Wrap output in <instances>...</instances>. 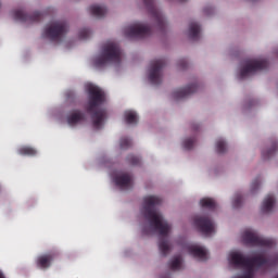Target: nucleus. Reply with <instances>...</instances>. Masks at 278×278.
Here are the masks:
<instances>
[{
	"label": "nucleus",
	"mask_w": 278,
	"mask_h": 278,
	"mask_svg": "<svg viewBox=\"0 0 278 278\" xmlns=\"http://www.w3.org/2000/svg\"><path fill=\"white\" fill-rule=\"evenodd\" d=\"M241 240L244 244L260 247L262 250L255 252L250 258L244 257L238 250L230 251L227 256L229 265L241 269V273L232 278H255V270L260 266L278 264V252H270L275 247V241L271 239L260 237L255 230L245 228L241 232Z\"/></svg>",
	"instance_id": "1"
},
{
	"label": "nucleus",
	"mask_w": 278,
	"mask_h": 278,
	"mask_svg": "<svg viewBox=\"0 0 278 278\" xmlns=\"http://www.w3.org/2000/svg\"><path fill=\"white\" fill-rule=\"evenodd\" d=\"M162 203V198L159 195H147L143 198V203L140 208V216L147 220L143 228L144 233H159V251L162 255H166L170 251L168 243V233L173 231V226L164 219L162 213L156 210L157 205Z\"/></svg>",
	"instance_id": "2"
},
{
	"label": "nucleus",
	"mask_w": 278,
	"mask_h": 278,
	"mask_svg": "<svg viewBox=\"0 0 278 278\" xmlns=\"http://www.w3.org/2000/svg\"><path fill=\"white\" fill-rule=\"evenodd\" d=\"M123 54L121 48L113 41L106 42L99 54L92 58L91 64L93 68H103L108 64H118Z\"/></svg>",
	"instance_id": "3"
},
{
	"label": "nucleus",
	"mask_w": 278,
	"mask_h": 278,
	"mask_svg": "<svg viewBox=\"0 0 278 278\" xmlns=\"http://www.w3.org/2000/svg\"><path fill=\"white\" fill-rule=\"evenodd\" d=\"M85 92L88 94L87 110L88 112H97L100 105L105 103V92L94 84L87 83Z\"/></svg>",
	"instance_id": "4"
},
{
	"label": "nucleus",
	"mask_w": 278,
	"mask_h": 278,
	"mask_svg": "<svg viewBox=\"0 0 278 278\" xmlns=\"http://www.w3.org/2000/svg\"><path fill=\"white\" fill-rule=\"evenodd\" d=\"M268 66V61L258 58V59H248L241 63V67L239 70V76L241 79L247 77H251V75H255V73H260V71H264Z\"/></svg>",
	"instance_id": "5"
},
{
	"label": "nucleus",
	"mask_w": 278,
	"mask_h": 278,
	"mask_svg": "<svg viewBox=\"0 0 278 278\" xmlns=\"http://www.w3.org/2000/svg\"><path fill=\"white\" fill-rule=\"evenodd\" d=\"M68 31V25L64 22H52L46 26L43 29L42 36L43 38H48L49 40L60 41Z\"/></svg>",
	"instance_id": "6"
},
{
	"label": "nucleus",
	"mask_w": 278,
	"mask_h": 278,
	"mask_svg": "<svg viewBox=\"0 0 278 278\" xmlns=\"http://www.w3.org/2000/svg\"><path fill=\"white\" fill-rule=\"evenodd\" d=\"M151 34V27L144 23L136 22L124 28V36L127 38H142Z\"/></svg>",
	"instance_id": "7"
},
{
	"label": "nucleus",
	"mask_w": 278,
	"mask_h": 278,
	"mask_svg": "<svg viewBox=\"0 0 278 278\" xmlns=\"http://www.w3.org/2000/svg\"><path fill=\"white\" fill-rule=\"evenodd\" d=\"M184 251L200 262H205V260L210 257L207 249L199 243L187 244L185 245Z\"/></svg>",
	"instance_id": "8"
},
{
	"label": "nucleus",
	"mask_w": 278,
	"mask_h": 278,
	"mask_svg": "<svg viewBox=\"0 0 278 278\" xmlns=\"http://www.w3.org/2000/svg\"><path fill=\"white\" fill-rule=\"evenodd\" d=\"M112 181L119 190H129L134 186V177L125 172H116L112 175Z\"/></svg>",
	"instance_id": "9"
},
{
	"label": "nucleus",
	"mask_w": 278,
	"mask_h": 278,
	"mask_svg": "<svg viewBox=\"0 0 278 278\" xmlns=\"http://www.w3.org/2000/svg\"><path fill=\"white\" fill-rule=\"evenodd\" d=\"M194 227L199 229L204 236H212L216 231V224L207 217L197 216L193 220Z\"/></svg>",
	"instance_id": "10"
},
{
	"label": "nucleus",
	"mask_w": 278,
	"mask_h": 278,
	"mask_svg": "<svg viewBox=\"0 0 278 278\" xmlns=\"http://www.w3.org/2000/svg\"><path fill=\"white\" fill-rule=\"evenodd\" d=\"M149 81H151L154 86L162 81V61H154L151 63L149 68Z\"/></svg>",
	"instance_id": "11"
},
{
	"label": "nucleus",
	"mask_w": 278,
	"mask_h": 278,
	"mask_svg": "<svg viewBox=\"0 0 278 278\" xmlns=\"http://www.w3.org/2000/svg\"><path fill=\"white\" fill-rule=\"evenodd\" d=\"M194 92H197V85H189L185 88L174 90L172 98L174 101H181V99H188V97Z\"/></svg>",
	"instance_id": "12"
},
{
	"label": "nucleus",
	"mask_w": 278,
	"mask_h": 278,
	"mask_svg": "<svg viewBox=\"0 0 278 278\" xmlns=\"http://www.w3.org/2000/svg\"><path fill=\"white\" fill-rule=\"evenodd\" d=\"M85 118L86 116L79 110H73L67 114L66 123L70 127H77V125H81Z\"/></svg>",
	"instance_id": "13"
},
{
	"label": "nucleus",
	"mask_w": 278,
	"mask_h": 278,
	"mask_svg": "<svg viewBox=\"0 0 278 278\" xmlns=\"http://www.w3.org/2000/svg\"><path fill=\"white\" fill-rule=\"evenodd\" d=\"M13 16L15 21H21L22 23H34V21L38 20V13H35L34 15H27L21 10L15 11Z\"/></svg>",
	"instance_id": "14"
},
{
	"label": "nucleus",
	"mask_w": 278,
	"mask_h": 278,
	"mask_svg": "<svg viewBox=\"0 0 278 278\" xmlns=\"http://www.w3.org/2000/svg\"><path fill=\"white\" fill-rule=\"evenodd\" d=\"M275 208V197L267 195L264 198L262 205H261V212L263 214H270V211Z\"/></svg>",
	"instance_id": "15"
},
{
	"label": "nucleus",
	"mask_w": 278,
	"mask_h": 278,
	"mask_svg": "<svg viewBox=\"0 0 278 278\" xmlns=\"http://www.w3.org/2000/svg\"><path fill=\"white\" fill-rule=\"evenodd\" d=\"M105 118H108V113H105V111H97L92 115L93 127L96 129H101V127H103V121H105Z\"/></svg>",
	"instance_id": "16"
},
{
	"label": "nucleus",
	"mask_w": 278,
	"mask_h": 278,
	"mask_svg": "<svg viewBox=\"0 0 278 278\" xmlns=\"http://www.w3.org/2000/svg\"><path fill=\"white\" fill-rule=\"evenodd\" d=\"M51 262H53L52 254H43L37 257L38 268H49V266H51Z\"/></svg>",
	"instance_id": "17"
},
{
	"label": "nucleus",
	"mask_w": 278,
	"mask_h": 278,
	"mask_svg": "<svg viewBox=\"0 0 278 278\" xmlns=\"http://www.w3.org/2000/svg\"><path fill=\"white\" fill-rule=\"evenodd\" d=\"M89 10H90V13L93 16H97L98 18H101V16H105V14H108V9L101 4H93L90 7Z\"/></svg>",
	"instance_id": "18"
},
{
	"label": "nucleus",
	"mask_w": 278,
	"mask_h": 278,
	"mask_svg": "<svg viewBox=\"0 0 278 278\" xmlns=\"http://www.w3.org/2000/svg\"><path fill=\"white\" fill-rule=\"evenodd\" d=\"M188 35L190 38H192L193 40H197V38H199L201 36V26H199L198 23H191L189 25V31Z\"/></svg>",
	"instance_id": "19"
},
{
	"label": "nucleus",
	"mask_w": 278,
	"mask_h": 278,
	"mask_svg": "<svg viewBox=\"0 0 278 278\" xmlns=\"http://www.w3.org/2000/svg\"><path fill=\"white\" fill-rule=\"evenodd\" d=\"M124 121L127 125H136V123H138V113L135 111H126L124 113Z\"/></svg>",
	"instance_id": "20"
},
{
	"label": "nucleus",
	"mask_w": 278,
	"mask_h": 278,
	"mask_svg": "<svg viewBox=\"0 0 278 278\" xmlns=\"http://www.w3.org/2000/svg\"><path fill=\"white\" fill-rule=\"evenodd\" d=\"M17 153H18V155L33 156V155H36L38 153V150H36L31 147L22 146L17 149Z\"/></svg>",
	"instance_id": "21"
},
{
	"label": "nucleus",
	"mask_w": 278,
	"mask_h": 278,
	"mask_svg": "<svg viewBox=\"0 0 278 278\" xmlns=\"http://www.w3.org/2000/svg\"><path fill=\"white\" fill-rule=\"evenodd\" d=\"M200 205L206 210H214V207H216V202L212 198H203L200 200Z\"/></svg>",
	"instance_id": "22"
},
{
	"label": "nucleus",
	"mask_w": 278,
	"mask_h": 278,
	"mask_svg": "<svg viewBox=\"0 0 278 278\" xmlns=\"http://www.w3.org/2000/svg\"><path fill=\"white\" fill-rule=\"evenodd\" d=\"M169 266L173 270L181 269V266H182L181 256H176V257L172 258Z\"/></svg>",
	"instance_id": "23"
},
{
	"label": "nucleus",
	"mask_w": 278,
	"mask_h": 278,
	"mask_svg": "<svg viewBox=\"0 0 278 278\" xmlns=\"http://www.w3.org/2000/svg\"><path fill=\"white\" fill-rule=\"evenodd\" d=\"M216 151L217 153H225L227 151V143L225 142V140L223 139L217 140Z\"/></svg>",
	"instance_id": "24"
},
{
	"label": "nucleus",
	"mask_w": 278,
	"mask_h": 278,
	"mask_svg": "<svg viewBox=\"0 0 278 278\" xmlns=\"http://www.w3.org/2000/svg\"><path fill=\"white\" fill-rule=\"evenodd\" d=\"M87 38H90V30L88 29H81L78 33V40H86Z\"/></svg>",
	"instance_id": "25"
},
{
	"label": "nucleus",
	"mask_w": 278,
	"mask_h": 278,
	"mask_svg": "<svg viewBox=\"0 0 278 278\" xmlns=\"http://www.w3.org/2000/svg\"><path fill=\"white\" fill-rule=\"evenodd\" d=\"M260 186H262V180H260V179L253 180V182L251 184V187H250L251 192L253 193L256 190H260Z\"/></svg>",
	"instance_id": "26"
},
{
	"label": "nucleus",
	"mask_w": 278,
	"mask_h": 278,
	"mask_svg": "<svg viewBox=\"0 0 278 278\" xmlns=\"http://www.w3.org/2000/svg\"><path fill=\"white\" fill-rule=\"evenodd\" d=\"M184 149L190 150L194 147V139H186L182 142Z\"/></svg>",
	"instance_id": "27"
},
{
	"label": "nucleus",
	"mask_w": 278,
	"mask_h": 278,
	"mask_svg": "<svg viewBox=\"0 0 278 278\" xmlns=\"http://www.w3.org/2000/svg\"><path fill=\"white\" fill-rule=\"evenodd\" d=\"M131 144V141L127 138H124L121 140V147L122 149H127Z\"/></svg>",
	"instance_id": "28"
},
{
	"label": "nucleus",
	"mask_w": 278,
	"mask_h": 278,
	"mask_svg": "<svg viewBox=\"0 0 278 278\" xmlns=\"http://www.w3.org/2000/svg\"><path fill=\"white\" fill-rule=\"evenodd\" d=\"M155 21L157 25H162L164 23V17H162V15H155Z\"/></svg>",
	"instance_id": "29"
},
{
	"label": "nucleus",
	"mask_w": 278,
	"mask_h": 278,
	"mask_svg": "<svg viewBox=\"0 0 278 278\" xmlns=\"http://www.w3.org/2000/svg\"><path fill=\"white\" fill-rule=\"evenodd\" d=\"M238 203H240V197H237V198L233 200V206H235V207H238Z\"/></svg>",
	"instance_id": "30"
},
{
	"label": "nucleus",
	"mask_w": 278,
	"mask_h": 278,
	"mask_svg": "<svg viewBox=\"0 0 278 278\" xmlns=\"http://www.w3.org/2000/svg\"><path fill=\"white\" fill-rule=\"evenodd\" d=\"M132 164H138V157L136 156H132V160H131Z\"/></svg>",
	"instance_id": "31"
},
{
	"label": "nucleus",
	"mask_w": 278,
	"mask_h": 278,
	"mask_svg": "<svg viewBox=\"0 0 278 278\" xmlns=\"http://www.w3.org/2000/svg\"><path fill=\"white\" fill-rule=\"evenodd\" d=\"M0 278H8V277H5V274H3L2 270H0Z\"/></svg>",
	"instance_id": "32"
},
{
	"label": "nucleus",
	"mask_w": 278,
	"mask_h": 278,
	"mask_svg": "<svg viewBox=\"0 0 278 278\" xmlns=\"http://www.w3.org/2000/svg\"><path fill=\"white\" fill-rule=\"evenodd\" d=\"M204 12H205V14H210V13L207 12V10H205Z\"/></svg>",
	"instance_id": "33"
}]
</instances>
